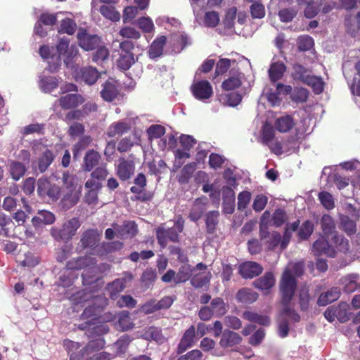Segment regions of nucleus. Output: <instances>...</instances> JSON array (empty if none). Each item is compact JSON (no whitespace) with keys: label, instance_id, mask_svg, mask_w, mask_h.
Instances as JSON below:
<instances>
[{"label":"nucleus","instance_id":"nucleus-1","mask_svg":"<svg viewBox=\"0 0 360 360\" xmlns=\"http://www.w3.org/2000/svg\"><path fill=\"white\" fill-rule=\"evenodd\" d=\"M81 224L77 217H73L64 222L61 227H52L51 234L57 241L68 242L76 234Z\"/></svg>","mask_w":360,"mask_h":360},{"label":"nucleus","instance_id":"nucleus-2","mask_svg":"<svg viewBox=\"0 0 360 360\" xmlns=\"http://www.w3.org/2000/svg\"><path fill=\"white\" fill-rule=\"evenodd\" d=\"M296 288V278L290 270L286 269L283 273L279 284L282 304H290L294 297Z\"/></svg>","mask_w":360,"mask_h":360},{"label":"nucleus","instance_id":"nucleus-3","mask_svg":"<svg viewBox=\"0 0 360 360\" xmlns=\"http://www.w3.org/2000/svg\"><path fill=\"white\" fill-rule=\"evenodd\" d=\"M119 48V57L116 60V65L122 70H128L135 63L133 53L134 44L131 40H124L120 43Z\"/></svg>","mask_w":360,"mask_h":360},{"label":"nucleus","instance_id":"nucleus-4","mask_svg":"<svg viewBox=\"0 0 360 360\" xmlns=\"http://www.w3.org/2000/svg\"><path fill=\"white\" fill-rule=\"evenodd\" d=\"M324 317L332 323L337 319L340 323H345L350 319L349 305L342 302L338 306H330L324 311Z\"/></svg>","mask_w":360,"mask_h":360},{"label":"nucleus","instance_id":"nucleus-5","mask_svg":"<svg viewBox=\"0 0 360 360\" xmlns=\"http://www.w3.org/2000/svg\"><path fill=\"white\" fill-rule=\"evenodd\" d=\"M135 157L130 154L128 158L121 157L115 166L117 176L121 181H125L131 179L135 172Z\"/></svg>","mask_w":360,"mask_h":360},{"label":"nucleus","instance_id":"nucleus-6","mask_svg":"<svg viewBox=\"0 0 360 360\" xmlns=\"http://www.w3.org/2000/svg\"><path fill=\"white\" fill-rule=\"evenodd\" d=\"M77 38L79 46L85 51L96 49L101 43V39L97 34H90L84 28H79Z\"/></svg>","mask_w":360,"mask_h":360},{"label":"nucleus","instance_id":"nucleus-7","mask_svg":"<svg viewBox=\"0 0 360 360\" xmlns=\"http://www.w3.org/2000/svg\"><path fill=\"white\" fill-rule=\"evenodd\" d=\"M112 227L116 231V236L120 239L131 238L138 233V226L134 221H124L122 225L112 223Z\"/></svg>","mask_w":360,"mask_h":360},{"label":"nucleus","instance_id":"nucleus-8","mask_svg":"<svg viewBox=\"0 0 360 360\" xmlns=\"http://www.w3.org/2000/svg\"><path fill=\"white\" fill-rule=\"evenodd\" d=\"M156 238L158 244L162 248H165L169 241L172 243H178L179 241V235L174 227L169 229L158 228L156 230Z\"/></svg>","mask_w":360,"mask_h":360},{"label":"nucleus","instance_id":"nucleus-9","mask_svg":"<svg viewBox=\"0 0 360 360\" xmlns=\"http://www.w3.org/2000/svg\"><path fill=\"white\" fill-rule=\"evenodd\" d=\"M191 89L194 97L200 101L209 99L213 95L212 86L207 80L193 83Z\"/></svg>","mask_w":360,"mask_h":360},{"label":"nucleus","instance_id":"nucleus-10","mask_svg":"<svg viewBox=\"0 0 360 360\" xmlns=\"http://www.w3.org/2000/svg\"><path fill=\"white\" fill-rule=\"evenodd\" d=\"M63 181L69 191L64 195L62 202L64 206L70 208L78 202L79 195L75 187L73 188L72 178L68 174H63Z\"/></svg>","mask_w":360,"mask_h":360},{"label":"nucleus","instance_id":"nucleus-11","mask_svg":"<svg viewBox=\"0 0 360 360\" xmlns=\"http://www.w3.org/2000/svg\"><path fill=\"white\" fill-rule=\"evenodd\" d=\"M58 105L63 110H72L77 108L82 105L84 101V97L79 94H67L60 96L57 101Z\"/></svg>","mask_w":360,"mask_h":360},{"label":"nucleus","instance_id":"nucleus-12","mask_svg":"<svg viewBox=\"0 0 360 360\" xmlns=\"http://www.w3.org/2000/svg\"><path fill=\"white\" fill-rule=\"evenodd\" d=\"M134 185L130 188V191L136 195L134 198L131 197V200H148L149 198L146 197V194L141 195L143 193L147 186L146 176L143 173H139L134 179Z\"/></svg>","mask_w":360,"mask_h":360},{"label":"nucleus","instance_id":"nucleus-13","mask_svg":"<svg viewBox=\"0 0 360 360\" xmlns=\"http://www.w3.org/2000/svg\"><path fill=\"white\" fill-rule=\"evenodd\" d=\"M311 251L316 256L326 255L330 257H335L336 255L335 248L329 244L325 236L321 237L314 242Z\"/></svg>","mask_w":360,"mask_h":360},{"label":"nucleus","instance_id":"nucleus-14","mask_svg":"<svg viewBox=\"0 0 360 360\" xmlns=\"http://www.w3.org/2000/svg\"><path fill=\"white\" fill-rule=\"evenodd\" d=\"M195 328L193 325H191L183 334L177 346L176 353L181 354L188 348L192 347L195 344Z\"/></svg>","mask_w":360,"mask_h":360},{"label":"nucleus","instance_id":"nucleus-15","mask_svg":"<svg viewBox=\"0 0 360 360\" xmlns=\"http://www.w3.org/2000/svg\"><path fill=\"white\" fill-rule=\"evenodd\" d=\"M101 240V235L96 229H87L82 234L80 244L83 248L96 249Z\"/></svg>","mask_w":360,"mask_h":360},{"label":"nucleus","instance_id":"nucleus-16","mask_svg":"<svg viewBox=\"0 0 360 360\" xmlns=\"http://www.w3.org/2000/svg\"><path fill=\"white\" fill-rule=\"evenodd\" d=\"M263 267L255 262H245L239 266V274L243 278H253L262 273Z\"/></svg>","mask_w":360,"mask_h":360},{"label":"nucleus","instance_id":"nucleus-17","mask_svg":"<svg viewBox=\"0 0 360 360\" xmlns=\"http://www.w3.org/2000/svg\"><path fill=\"white\" fill-rule=\"evenodd\" d=\"M96 264L95 258L84 256L69 260L65 266L67 270H80L87 267L94 266Z\"/></svg>","mask_w":360,"mask_h":360},{"label":"nucleus","instance_id":"nucleus-18","mask_svg":"<svg viewBox=\"0 0 360 360\" xmlns=\"http://www.w3.org/2000/svg\"><path fill=\"white\" fill-rule=\"evenodd\" d=\"M101 161V155L98 151L94 149L89 150L84 157L82 168L84 172H91L99 165Z\"/></svg>","mask_w":360,"mask_h":360},{"label":"nucleus","instance_id":"nucleus-19","mask_svg":"<svg viewBox=\"0 0 360 360\" xmlns=\"http://www.w3.org/2000/svg\"><path fill=\"white\" fill-rule=\"evenodd\" d=\"M360 276L358 274H349L340 279V283L342 285V290L345 293H352L360 288V283H358Z\"/></svg>","mask_w":360,"mask_h":360},{"label":"nucleus","instance_id":"nucleus-20","mask_svg":"<svg viewBox=\"0 0 360 360\" xmlns=\"http://www.w3.org/2000/svg\"><path fill=\"white\" fill-rule=\"evenodd\" d=\"M55 159L53 152L49 149H46L38 158L37 165H32L33 169L39 171L40 173L45 172Z\"/></svg>","mask_w":360,"mask_h":360},{"label":"nucleus","instance_id":"nucleus-21","mask_svg":"<svg viewBox=\"0 0 360 360\" xmlns=\"http://www.w3.org/2000/svg\"><path fill=\"white\" fill-rule=\"evenodd\" d=\"M241 342L242 338L238 333L230 330H225L221 335L219 344L222 348H227L238 345Z\"/></svg>","mask_w":360,"mask_h":360},{"label":"nucleus","instance_id":"nucleus-22","mask_svg":"<svg viewBox=\"0 0 360 360\" xmlns=\"http://www.w3.org/2000/svg\"><path fill=\"white\" fill-rule=\"evenodd\" d=\"M124 243L119 240L104 242L95 250V255L103 257L122 249Z\"/></svg>","mask_w":360,"mask_h":360},{"label":"nucleus","instance_id":"nucleus-23","mask_svg":"<svg viewBox=\"0 0 360 360\" xmlns=\"http://www.w3.org/2000/svg\"><path fill=\"white\" fill-rule=\"evenodd\" d=\"M341 295V290L339 287H332L328 289L326 292H322L317 300V304L319 306H326L327 304L332 303L338 300Z\"/></svg>","mask_w":360,"mask_h":360},{"label":"nucleus","instance_id":"nucleus-24","mask_svg":"<svg viewBox=\"0 0 360 360\" xmlns=\"http://www.w3.org/2000/svg\"><path fill=\"white\" fill-rule=\"evenodd\" d=\"M275 283L276 279L273 272L267 271L262 276L257 278L253 282V285L262 291H268L274 286Z\"/></svg>","mask_w":360,"mask_h":360},{"label":"nucleus","instance_id":"nucleus-25","mask_svg":"<svg viewBox=\"0 0 360 360\" xmlns=\"http://www.w3.org/2000/svg\"><path fill=\"white\" fill-rule=\"evenodd\" d=\"M286 66L282 61L271 63L268 70L269 78L271 83H276L284 75Z\"/></svg>","mask_w":360,"mask_h":360},{"label":"nucleus","instance_id":"nucleus-26","mask_svg":"<svg viewBox=\"0 0 360 360\" xmlns=\"http://www.w3.org/2000/svg\"><path fill=\"white\" fill-rule=\"evenodd\" d=\"M101 77V73L96 68L85 67L80 70L79 77L82 81L88 85H93Z\"/></svg>","mask_w":360,"mask_h":360},{"label":"nucleus","instance_id":"nucleus-27","mask_svg":"<svg viewBox=\"0 0 360 360\" xmlns=\"http://www.w3.org/2000/svg\"><path fill=\"white\" fill-rule=\"evenodd\" d=\"M292 77L295 81H300L303 84L307 82V79L312 75L311 70L305 68L300 63L292 65Z\"/></svg>","mask_w":360,"mask_h":360},{"label":"nucleus","instance_id":"nucleus-28","mask_svg":"<svg viewBox=\"0 0 360 360\" xmlns=\"http://www.w3.org/2000/svg\"><path fill=\"white\" fill-rule=\"evenodd\" d=\"M94 297L91 292L86 290H81L72 294L69 297V300L75 306L81 305L84 307L85 303L92 302Z\"/></svg>","mask_w":360,"mask_h":360},{"label":"nucleus","instance_id":"nucleus-29","mask_svg":"<svg viewBox=\"0 0 360 360\" xmlns=\"http://www.w3.org/2000/svg\"><path fill=\"white\" fill-rule=\"evenodd\" d=\"M166 41L167 38L165 36H160L152 42L148 51L150 58L155 59L162 55Z\"/></svg>","mask_w":360,"mask_h":360},{"label":"nucleus","instance_id":"nucleus-30","mask_svg":"<svg viewBox=\"0 0 360 360\" xmlns=\"http://www.w3.org/2000/svg\"><path fill=\"white\" fill-rule=\"evenodd\" d=\"M97 302H101L103 306L108 304V300L102 296H96L91 302V304L86 307L83 311L81 317L82 319L93 318L96 316L98 308Z\"/></svg>","mask_w":360,"mask_h":360},{"label":"nucleus","instance_id":"nucleus-31","mask_svg":"<svg viewBox=\"0 0 360 360\" xmlns=\"http://www.w3.org/2000/svg\"><path fill=\"white\" fill-rule=\"evenodd\" d=\"M295 122L291 115H285L277 118L274 123V127L276 130L281 133H286L290 131Z\"/></svg>","mask_w":360,"mask_h":360},{"label":"nucleus","instance_id":"nucleus-32","mask_svg":"<svg viewBox=\"0 0 360 360\" xmlns=\"http://www.w3.org/2000/svg\"><path fill=\"white\" fill-rule=\"evenodd\" d=\"M321 228L323 233V236L328 238L337 233L335 231V223L333 218L328 214H324L320 221Z\"/></svg>","mask_w":360,"mask_h":360},{"label":"nucleus","instance_id":"nucleus-33","mask_svg":"<svg viewBox=\"0 0 360 360\" xmlns=\"http://www.w3.org/2000/svg\"><path fill=\"white\" fill-rule=\"evenodd\" d=\"M124 278H117L108 284L106 291L112 300L118 297V295L126 288Z\"/></svg>","mask_w":360,"mask_h":360},{"label":"nucleus","instance_id":"nucleus-34","mask_svg":"<svg viewBox=\"0 0 360 360\" xmlns=\"http://www.w3.org/2000/svg\"><path fill=\"white\" fill-rule=\"evenodd\" d=\"M236 297L238 302L248 304L257 300L258 294L250 288H243L238 291Z\"/></svg>","mask_w":360,"mask_h":360},{"label":"nucleus","instance_id":"nucleus-35","mask_svg":"<svg viewBox=\"0 0 360 360\" xmlns=\"http://www.w3.org/2000/svg\"><path fill=\"white\" fill-rule=\"evenodd\" d=\"M115 326L121 331H126L134 328V324L128 311H122L118 313Z\"/></svg>","mask_w":360,"mask_h":360},{"label":"nucleus","instance_id":"nucleus-36","mask_svg":"<svg viewBox=\"0 0 360 360\" xmlns=\"http://www.w3.org/2000/svg\"><path fill=\"white\" fill-rule=\"evenodd\" d=\"M118 94V89L116 85L110 81H106L103 84V89L101 91V98L108 102L112 101Z\"/></svg>","mask_w":360,"mask_h":360},{"label":"nucleus","instance_id":"nucleus-37","mask_svg":"<svg viewBox=\"0 0 360 360\" xmlns=\"http://www.w3.org/2000/svg\"><path fill=\"white\" fill-rule=\"evenodd\" d=\"M131 129V125L125 122H117L111 124L107 131L108 137H115L122 136L128 132Z\"/></svg>","mask_w":360,"mask_h":360},{"label":"nucleus","instance_id":"nucleus-38","mask_svg":"<svg viewBox=\"0 0 360 360\" xmlns=\"http://www.w3.org/2000/svg\"><path fill=\"white\" fill-rule=\"evenodd\" d=\"M205 210V204L201 199L198 198L194 201L190 210L188 218L191 221L196 222L202 217Z\"/></svg>","mask_w":360,"mask_h":360},{"label":"nucleus","instance_id":"nucleus-39","mask_svg":"<svg viewBox=\"0 0 360 360\" xmlns=\"http://www.w3.org/2000/svg\"><path fill=\"white\" fill-rule=\"evenodd\" d=\"M298 300L300 310L302 311H307L309 308L310 302L313 300L309 293L308 286L303 285L300 288L298 293Z\"/></svg>","mask_w":360,"mask_h":360},{"label":"nucleus","instance_id":"nucleus-40","mask_svg":"<svg viewBox=\"0 0 360 360\" xmlns=\"http://www.w3.org/2000/svg\"><path fill=\"white\" fill-rule=\"evenodd\" d=\"M8 167L10 174L15 181L20 179L27 171V168L23 163L15 160L9 162Z\"/></svg>","mask_w":360,"mask_h":360},{"label":"nucleus","instance_id":"nucleus-41","mask_svg":"<svg viewBox=\"0 0 360 360\" xmlns=\"http://www.w3.org/2000/svg\"><path fill=\"white\" fill-rule=\"evenodd\" d=\"M242 96L237 92H230L220 95L219 101L224 105L236 107L242 101Z\"/></svg>","mask_w":360,"mask_h":360},{"label":"nucleus","instance_id":"nucleus-42","mask_svg":"<svg viewBox=\"0 0 360 360\" xmlns=\"http://www.w3.org/2000/svg\"><path fill=\"white\" fill-rule=\"evenodd\" d=\"M219 212L218 211H210L206 214L205 224L207 233H214L219 223Z\"/></svg>","mask_w":360,"mask_h":360},{"label":"nucleus","instance_id":"nucleus-43","mask_svg":"<svg viewBox=\"0 0 360 360\" xmlns=\"http://www.w3.org/2000/svg\"><path fill=\"white\" fill-rule=\"evenodd\" d=\"M211 310L214 316L221 317L227 312V309L224 300L221 297H215L210 302Z\"/></svg>","mask_w":360,"mask_h":360},{"label":"nucleus","instance_id":"nucleus-44","mask_svg":"<svg viewBox=\"0 0 360 360\" xmlns=\"http://www.w3.org/2000/svg\"><path fill=\"white\" fill-rule=\"evenodd\" d=\"M111 4H106V5L101 6L99 8V12L106 19L112 22H117L120 19V14Z\"/></svg>","mask_w":360,"mask_h":360},{"label":"nucleus","instance_id":"nucleus-45","mask_svg":"<svg viewBox=\"0 0 360 360\" xmlns=\"http://www.w3.org/2000/svg\"><path fill=\"white\" fill-rule=\"evenodd\" d=\"M196 165L195 162H191L186 165L181 170L178 176V181L181 184H186L191 179L193 172L195 170Z\"/></svg>","mask_w":360,"mask_h":360},{"label":"nucleus","instance_id":"nucleus-46","mask_svg":"<svg viewBox=\"0 0 360 360\" xmlns=\"http://www.w3.org/2000/svg\"><path fill=\"white\" fill-rule=\"evenodd\" d=\"M58 79L56 77L45 76L40 79V89L44 93H50L58 86Z\"/></svg>","mask_w":360,"mask_h":360},{"label":"nucleus","instance_id":"nucleus-47","mask_svg":"<svg viewBox=\"0 0 360 360\" xmlns=\"http://www.w3.org/2000/svg\"><path fill=\"white\" fill-rule=\"evenodd\" d=\"M21 202L23 205L22 207L25 211L18 210L13 215V218L18 223L19 225H22L25 222L27 218L26 213L30 214L32 212V207L30 206L27 200L25 198H21Z\"/></svg>","mask_w":360,"mask_h":360},{"label":"nucleus","instance_id":"nucleus-48","mask_svg":"<svg viewBox=\"0 0 360 360\" xmlns=\"http://www.w3.org/2000/svg\"><path fill=\"white\" fill-rule=\"evenodd\" d=\"M314 230V224L311 220L304 221L297 231V236L300 240L309 238Z\"/></svg>","mask_w":360,"mask_h":360},{"label":"nucleus","instance_id":"nucleus-49","mask_svg":"<svg viewBox=\"0 0 360 360\" xmlns=\"http://www.w3.org/2000/svg\"><path fill=\"white\" fill-rule=\"evenodd\" d=\"M181 269L176 274L173 269H169L161 278L164 283L174 281L176 284L184 282L188 279V275L181 276Z\"/></svg>","mask_w":360,"mask_h":360},{"label":"nucleus","instance_id":"nucleus-50","mask_svg":"<svg viewBox=\"0 0 360 360\" xmlns=\"http://www.w3.org/2000/svg\"><path fill=\"white\" fill-rule=\"evenodd\" d=\"M75 21L70 18H65L60 21V27L58 30L59 34H68L72 35L77 30Z\"/></svg>","mask_w":360,"mask_h":360},{"label":"nucleus","instance_id":"nucleus-51","mask_svg":"<svg viewBox=\"0 0 360 360\" xmlns=\"http://www.w3.org/2000/svg\"><path fill=\"white\" fill-rule=\"evenodd\" d=\"M211 274H195L191 279V284L195 288H202L203 286L208 284L210 281Z\"/></svg>","mask_w":360,"mask_h":360},{"label":"nucleus","instance_id":"nucleus-52","mask_svg":"<svg viewBox=\"0 0 360 360\" xmlns=\"http://www.w3.org/2000/svg\"><path fill=\"white\" fill-rule=\"evenodd\" d=\"M309 91L304 87H295L292 91L290 98L297 103H305L309 98Z\"/></svg>","mask_w":360,"mask_h":360},{"label":"nucleus","instance_id":"nucleus-53","mask_svg":"<svg viewBox=\"0 0 360 360\" xmlns=\"http://www.w3.org/2000/svg\"><path fill=\"white\" fill-rule=\"evenodd\" d=\"M311 87L313 92L315 94H320L323 91L324 82L321 77H317L312 75L307 82L304 84Z\"/></svg>","mask_w":360,"mask_h":360},{"label":"nucleus","instance_id":"nucleus-54","mask_svg":"<svg viewBox=\"0 0 360 360\" xmlns=\"http://www.w3.org/2000/svg\"><path fill=\"white\" fill-rule=\"evenodd\" d=\"M331 240L338 251L345 253L349 250V240L343 236L335 233L332 236Z\"/></svg>","mask_w":360,"mask_h":360},{"label":"nucleus","instance_id":"nucleus-55","mask_svg":"<svg viewBox=\"0 0 360 360\" xmlns=\"http://www.w3.org/2000/svg\"><path fill=\"white\" fill-rule=\"evenodd\" d=\"M318 198L326 210H330L335 207L334 198L329 192L321 191L319 193Z\"/></svg>","mask_w":360,"mask_h":360},{"label":"nucleus","instance_id":"nucleus-56","mask_svg":"<svg viewBox=\"0 0 360 360\" xmlns=\"http://www.w3.org/2000/svg\"><path fill=\"white\" fill-rule=\"evenodd\" d=\"M131 342V338L129 335L125 334L121 336L115 342V347H116V352L117 354H123L126 352L129 343Z\"/></svg>","mask_w":360,"mask_h":360},{"label":"nucleus","instance_id":"nucleus-57","mask_svg":"<svg viewBox=\"0 0 360 360\" xmlns=\"http://www.w3.org/2000/svg\"><path fill=\"white\" fill-rule=\"evenodd\" d=\"M314 39L309 35L300 36L297 39V48L300 51H307L314 46Z\"/></svg>","mask_w":360,"mask_h":360},{"label":"nucleus","instance_id":"nucleus-58","mask_svg":"<svg viewBox=\"0 0 360 360\" xmlns=\"http://www.w3.org/2000/svg\"><path fill=\"white\" fill-rule=\"evenodd\" d=\"M104 345V340L99 337L95 340L89 341L88 344L84 347H83V349H84V352H86V354L89 355L94 352L103 349Z\"/></svg>","mask_w":360,"mask_h":360},{"label":"nucleus","instance_id":"nucleus-59","mask_svg":"<svg viewBox=\"0 0 360 360\" xmlns=\"http://www.w3.org/2000/svg\"><path fill=\"white\" fill-rule=\"evenodd\" d=\"M165 134V128L160 124H152L147 129V134L150 140L160 139Z\"/></svg>","mask_w":360,"mask_h":360},{"label":"nucleus","instance_id":"nucleus-60","mask_svg":"<svg viewBox=\"0 0 360 360\" xmlns=\"http://www.w3.org/2000/svg\"><path fill=\"white\" fill-rule=\"evenodd\" d=\"M92 139L90 136H83L79 141L74 146L73 148V155L76 158L77 156L79 155V153L84 150L91 143Z\"/></svg>","mask_w":360,"mask_h":360},{"label":"nucleus","instance_id":"nucleus-61","mask_svg":"<svg viewBox=\"0 0 360 360\" xmlns=\"http://www.w3.org/2000/svg\"><path fill=\"white\" fill-rule=\"evenodd\" d=\"M12 219L10 217L6 216L0 210V235L3 236H9L8 226L12 224Z\"/></svg>","mask_w":360,"mask_h":360},{"label":"nucleus","instance_id":"nucleus-62","mask_svg":"<svg viewBox=\"0 0 360 360\" xmlns=\"http://www.w3.org/2000/svg\"><path fill=\"white\" fill-rule=\"evenodd\" d=\"M241 85L242 82L238 77H230L222 82L221 88L225 91H232L239 88Z\"/></svg>","mask_w":360,"mask_h":360},{"label":"nucleus","instance_id":"nucleus-63","mask_svg":"<svg viewBox=\"0 0 360 360\" xmlns=\"http://www.w3.org/2000/svg\"><path fill=\"white\" fill-rule=\"evenodd\" d=\"M219 22V13L216 11L206 12L204 15V23L207 27H215Z\"/></svg>","mask_w":360,"mask_h":360},{"label":"nucleus","instance_id":"nucleus-64","mask_svg":"<svg viewBox=\"0 0 360 360\" xmlns=\"http://www.w3.org/2000/svg\"><path fill=\"white\" fill-rule=\"evenodd\" d=\"M251 193L247 191H243L239 193L238 195V210L244 211L251 200Z\"/></svg>","mask_w":360,"mask_h":360}]
</instances>
